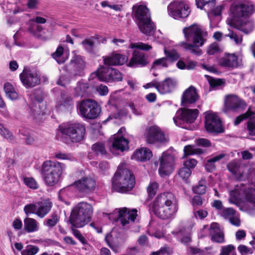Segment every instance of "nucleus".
Here are the masks:
<instances>
[{"label":"nucleus","instance_id":"24","mask_svg":"<svg viewBox=\"0 0 255 255\" xmlns=\"http://www.w3.org/2000/svg\"><path fill=\"white\" fill-rule=\"evenodd\" d=\"M129 208H122L119 211L118 217L115 221H120L122 226L124 227L129 223V221L134 222L137 216L136 208L128 210Z\"/></svg>","mask_w":255,"mask_h":255},{"label":"nucleus","instance_id":"62","mask_svg":"<svg viewBox=\"0 0 255 255\" xmlns=\"http://www.w3.org/2000/svg\"><path fill=\"white\" fill-rule=\"evenodd\" d=\"M1 135L8 140H11L13 139L12 133L7 128L2 127L1 125Z\"/></svg>","mask_w":255,"mask_h":255},{"label":"nucleus","instance_id":"5","mask_svg":"<svg viewBox=\"0 0 255 255\" xmlns=\"http://www.w3.org/2000/svg\"><path fill=\"white\" fill-rule=\"evenodd\" d=\"M58 129L61 137L72 142L78 143L85 138L86 127L82 123L74 122L60 125Z\"/></svg>","mask_w":255,"mask_h":255},{"label":"nucleus","instance_id":"52","mask_svg":"<svg viewBox=\"0 0 255 255\" xmlns=\"http://www.w3.org/2000/svg\"><path fill=\"white\" fill-rule=\"evenodd\" d=\"M192 171L184 166L180 168L178 172V175L184 180L186 181L190 177Z\"/></svg>","mask_w":255,"mask_h":255},{"label":"nucleus","instance_id":"30","mask_svg":"<svg viewBox=\"0 0 255 255\" xmlns=\"http://www.w3.org/2000/svg\"><path fill=\"white\" fill-rule=\"evenodd\" d=\"M152 156V152L149 149L141 147L134 152L131 158L143 162L149 160Z\"/></svg>","mask_w":255,"mask_h":255},{"label":"nucleus","instance_id":"32","mask_svg":"<svg viewBox=\"0 0 255 255\" xmlns=\"http://www.w3.org/2000/svg\"><path fill=\"white\" fill-rule=\"evenodd\" d=\"M210 233L211 235V240L218 243L224 242V235L221 231L220 228L217 223H213L210 227Z\"/></svg>","mask_w":255,"mask_h":255},{"label":"nucleus","instance_id":"60","mask_svg":"<svg viewBox=\"0 0 255 255\" xmlns=\"http://www.w3.org/2000/svg\"><path fill=\"white\" fill-rule=\"evenodd\" d=\"M235 248L232 245H229L222 247L220 255H229L233 250H234Z\"/></svg>","mask_w":255,"mask_h":255},{"label":"nucleus","instance_id":"34","mask_svg":"<svg viewBox=\"0 0 255 255\" xmlns=\"http://www.w3.org/2000/svg\"><path fill=\"white\" fill-rule=\"evenodd\" d=\"M111 67L104 66L100 67L96 71V76L99 81L105 82H110Z\"/></svg>","mask_w":255,"mask_h":255},{"label":"nucleus","instance_id":"50","mask_svg":"<svg viewBox=\"0 0 255 255\" xmlns=\"http://www.w3.org/2000/svg\"><path fill=\"white\" fill-rule=\"evenodd\" d=\"M247 130L249 135L255 136V117L250 118L247 122Z\"/></svg>","mask_w":255,"mask_h":255},{"label":"nucleus","instance_id":"41","mask_svg":"<svg viewBox=\"0 0 255 255\" xmlns=\"http://www.w3.org/2000/svg\"><path fill=\"white\" fill-rule=\"evenodd\" d=\"M159 184L156 182H150L146 187L147 193V199L151 200L156 194L159 189Z\"/></svg>","mask_w":255,"mask_h":255},{"label":"nucleus","instance_id":"26","mask_svg":"<svg viewBox=\"0 0 255 255\" xmlns=\"http://www.w3.org/2000/svg\"><path fill=\"white\" fill-rule=\"evenodd\" d=\"M230 25L246 34L250 33L254 29L253 23L249 20H237L233 18L231 20Z\"/></svg>","mask_w":255,"mask_h":255},{"label":"nucleus","instance_id":"63","mask_svg":"<svg viewBox=\"0 0 255 255\" xmlns=\"http://www.w3.org/2000/svg\"><path fill=\"white\" fill-rule=\"evenodd\" d=\"M229 221L231 224L235 226L239 227L241 225V221L239 218V214L238 213L229 219Z\"/></svg>","mask_w":255,"mask_h":255},{"label":"nucleus","instance_id":"6","mask_svg":"<svg viewBox=\"0 0 255 255\" xmlns=\"http://www.w3.org/2000/svg\"><path fill=\"white\" fill-rule=\"evenodd\" d=\"M93 213V208H73L70 223L73 227L82 228L91 221Z\"/></svg>","mask_w":255,"mask_h":255},{"label":"nucleus","instance_id":"49","mask_svg":"<svg viewBox=\"0 0 255 255\" xmlns=\"http://www.w3.org/2000/svg\"><path fill=\"white\" fill-rule=\"evenodd\" d=\"M129 48L133 49L136 48L139 50L148 51L152 48V46L146 43L142 42L131 43L129 45Z\"/></svg>","mask_w":255,"mask_h":255},{"label":"nucleus","instance_id":"1","mask_svg":"<svg viewBox=\"0 0 255 255\" xmlns=\"http://www.w3.org/2000/svg\"><path fill=\"white\" fill-rule=\"evenodd\" d=\"M183 33L187 42H193V43L181 42V45L184 49L195 55H202V51L199 47L204 45L206 39L203 37V31L200 26L196 23H193L188 27H184Z\"/></svg>","mask_w":255,"mask_h":255},{"label":"nucleus","instance_id":"2","mask_svg":"<svg viewBox=\"0 0 255 255\" xmlns=\"http://www.w3.org/2000/svg\"><path fill=\"white\" fill-rule=\"evenodd\" d=\"M135 180L131 171L119 165L112 179V192L127 193L134 187Z\"/></svg>","mask_w":255,"mask_h":255},{"label":"nucleus","instance_id":"57","mask_svg":"<svg viewBox=\"0 0 255 255\" xmlns=\"http://www.w3.org/2000/svg\"><path fill=\"white\" fill-rule=\"evenodd\" d=\"M197 164V161L194 158H187L183 162V165L190 169L192 171V169H194Z\"/></svg>","mask_w":255,"mask_h":255},{"label":"nucleus","instance_id":"35","mask_svg":"<svg viewBox=\"0 0 255 255\" xmlns=\"http://www.w3.org/2000/svg\"><path fill=\"white\" fill-rule=\"evenodd\" d=\"M225 155V154L221 153L208 159L205 164V168L206 170L209 172H212L215 171L216 168L215 163L223 158Z\"/></svg>","mask_w":255,"mask_h":255},{"label":"nucleus","instance_id":"54","mask_svg":"<svg viewBox=\"0 0 255 255\" xmlns=\"http://www.w3.org/2000/svg\"><path fill=\"white\" fill-rule=\"evenodd\" d=\"M23 182L30 188L36 189L38 188L36 181L32 177H24Z\"/></svg>","mask_w":255,"mask_h":255},{"label":"nucleus","instance_id":"61","mask_svg":"<svg viewBox=\"0 0 255 255\" xmlns=\"http://www.w3.org/2000/svg\"><path fill=\"white\" fill-rule=\"evenodd\" d=\"M58 221L57 215L56 213H53L51 215V219L47 220L46 225L49 227H53Z\"/></svg>","mask_w":255,"mask_h":255},{"label":"nucleus","instance_id":"53","mask_svg":"<svg viewBox=\"0 0 255 255\" xmlns=\"http://www.w3.org/2000/svg\"><path fill=\"white\" fill-rule=\"evenodd\" d=\"M39 251L37 246H30L21 252V255H35Z\"/></svg>","mask_w":255,"mask_h":255},{"label":"nucleus","instance_id":"19","mask_svg":"<svg viewBox=\"0 0 255 255\" xmlns=\"http://www.w3.org/2000/svg\"><path fill=\"white\" fill-rule=\"evenodd\" d=\"M132 15L136 24L151 18L149 9L143 4L133 5Z\"/></svg>","mask_w":255,"mask_h":255},{"label":"nucleus","instance_id":"21","mask_svg":"<svg viewBox=\"0 0 255 255\" xmlns=\"http://www.w3.org/2000/svg\"><path fill=\"white\" fill-rule=\"evenodd\" d=\"M225 106L228 110L236 112L245 110L247 105L243 100L237 96H228Z\"/></svg>","mask_w":255,"mask_h":255},{"label":"nucleus","instance_id":"9","mask_svg":"<svg viewBox=\"0 0 255 255\" xmlns=\"http://www.w3.org/2000/svg\"><path fill=\"white\" fill-rule=\"evenodd\" d=\"M254 5L247 1H235L230 6V11L235 18L248 17L254 11Z\"/></svg>","mask_w":255,"mask_h":255},{"label":"nucleus","instance_id":"3","mask_svg":"<svg viewBox=\"0 0 255 255\" xmlns=\"http://www.w3.org/2000/svg\"><path fill=\"white\" fill-rule=\"evenodd\" d=\"M65 165L57 161L50 160L44 161L42 164L40 172L45 184L48 186H54L61 178Z\"/></svg>","mask_w":255,"mask_h":255},{"label":"nucleus","instance_id":"20","mask_svg":"<svg viewBox=\"0 0 255 255\" xmlns=\"http://www.w3.org/2000/svg\"><path fill=\"white\" fill-rule=\"evenodd\" d=\"M96 181L91 177H83L76 181L74 185L78 190L82 193H88L95 189Z\"/></svg>","mask_w":255,"mask_h":255},{"label":"nucleus","instance_id":"8","mask_svg":"<svg viewBox=\"0 0 255 255\" xmlns=\"http://www.w3.org/2000/svg\"><path fill=\"white\" fill-rule=\"evenodd\" d=\"M169 15L175 19L186 18L190 13L189 5L184 0H174L167 6Z\"/></svg>","mask_w":255,"mask_h":255},{"label":"nucleus","instance_id":"25","mask_svg":"<svg viewBox=\"0 0 255 255\" xmlns=\"http://www.w3.org/2000/svg\"><path fill=\"white\" fill-rule=\"evenodd\" d=\"M70 64L73 67L75 75L82 76L84 74L85 62L83 56L79 55H74L71 59Z\"/></svg>","mask_w":255,"mask_h":255},{"label":"nucleus","instance_id":"17","mask_svg":"<svg viewBox=\"0 0 255 255\" xmlns=\"http://www.w3.org/2000/svg\"><path fill=\"white\" fill-rule=\"evenodd\" d=\"M192 226H188L187 222H181L179 227L174 231V235L181 236L180 242L185 245H188L192 241L191 230Z\"/></svg>","mask_w":255,"mask_h":255},{"label":"nucleus","instance_id":"59","mask_svg":"<svg viewBox=\"0 0 255 255\" xmlns=\"http://www.w3.org/2000/svg\"><path fill=\"white\" fill-rule=\"evenodd\" d=\"M196 144L198 146L204 147H209L211 146V141L206 138H199L196 140Z\"/></svg>","mask_w":255,"mask_h":255},{"label":"nucleus","instance_id":"44","mask_svg":"<svg viewBox=\"0 0 255 255\" xmlns=\"http://www.w3.org/2000/svg\"><path fill=\"white\" fill-rule=\"evenodd\" d=\"M94 36H92L89 38H86L81 42V44L83 46L84 49L89 53L94 52L95 48V42L93 39Z\"/></svg>","mask_w":255,"mask_h":255},{"label":"nucleus","instance_id":"22","mask_svg":"<svg viewBox=\"0 0 255 255\" xmlns=\"http://www.w3.org/2000/svg\"><path fill=\"white\" fill-rule=\"evenodd\" d=\"M103 59L104 64L107 66L123 65L128 61L127 56L115 52L109 56H103Z\"/></svg>","mask_w":255,"mask_h":255},{"label":"nucleus","instance_id":"56","mask_svg":"<svg viewBox=\"0 0 255 255\" xmlns=\"http://www.w3.org/2000/svg\"><path fill=\"white\" fill-rule=\"evenodd\" d=\"M72 233L73 235L83 245L88 244L87 240L81 234L80 231L77 229L72 228Z\"/></svg>","mask_w":255,"mask_h":255},{"label":"nucleus","instance_id":"33","mask_svg":"<svg viewBox=\"0 0 255 255\" xmlns=\"http://www.w3.org/2000/svg\"><path fill=\"white\" fill-rule=\"evenodd\" d=\"M112 147L116 150L124 151L128 149V141L123 136H117L114 138Z\"/></svg>","mask_w":255,"mask_h":255},{"label":"nucleus","instance_id":"40","mask_svg":"<svg viewBox=\"0 0 255 255\" xmlns=\"http://www.w3.org/2000/svg\"><path fill=\"white\" fill-rule=\"evenodd\" d=\"M52 203L49 199L41 198L38 201L28 204L24 207H52Z\"/></svg>","mask_w":255,"mask_h":255},{"label":"nucleus","instance_id":"48","mask_svg":"<svg viewBox=\"0 0 255 255\" xmlns=\"http://www.w3.org/2000/svg\"><path fill=\"white\" fill-rule=\"evenodd\" d=\"M219 213L225 219L229 220L237 213L233 208H217Z\"/></svg>","mask_w":255,"mask_h":255},{"label":"nucleus","instance_id":"12","mask_svg":"<svg viewBox=\"0 0 255 255\" xmlns=\"http://www.w3.org/2000/svg\"><path fill=\"white\" fill-rule=\"evenodd\" d=\"M159 160V175L162 177L169 175L174 170V156L171 154L163 153Z\"/></svg>","mask_w":255,"mask_h":255},{"label":"nucleus","instance_id":"4","mask_svg":"<svg viewBox=\"0 0 255 255\" xmlns=\"http://www.w3.org/2000/svg\"><path fill=\"white\" fill-rule=\"evenodd\" d=\"M229 201L238 207L245 202L255 205V188L243 184L237 185L230 192Z\"/></svg>","mask_w":255,"mask_h":255},{"label":"nucleus","instance_id":"31","mask_svg":"<svg viewBox=\"0 0 255 255\" xmlns=\"http://www.w3.org/2000/svg\"><path fill=\"white\" fill-rule=\"evenodd\" d=\"M152 211L159 218L167 219L172 217L177 210V208H152Z\"/></svg>","mask_w":255,"mask_h":255},{"label":"nucleus","instance_id":"27","mask_svg":"<svg viewBox=\"0 0 255 255\" xmlns=\"http://www.w3.org/2000/svg\"><path fill=\"white\" fill-rule=\"evenodd\" d=\"M136 24L140 32L148 36H151L154 34L156 26L151 18L137 23Z\"/></svg>","mask_w":255,"mask_h":255},{"label":"nucleus","instance_id":"43","mask_svg":"<svg viewBox=\"0 0 255 255\" xmlns=\"http://www.w3.org/2000/svg\"><path fill=\"white\" fill-rule=\"evenodd\" d=\"M91 149L97 155H106L108 153L105 149V144L97 142L92 145Z\"/></svg>","mask_w":255,"mask_h":255},{"label":"nucleus","instance_id":"42","mask_svg":"<svg viewBox=\"0 0 255 255\" xmlns=\"http://www.w3.org/2000/svg\"><path fill=\"white\" fill-rule=\"evenodd\" d=\"M51 208H24L26 214L35 213L40 218H43L48 214Z\"/></svg>","mask_w":255,"mask_h":255},{"label":"nucleus","instance_id":"47","mask_svg":"<svg viewBox=\"0 0 255 255\" xmlns=\"http://www.w3.org/2000/svg\"><path fill=\"white\" fill-rule=\"evenodd\" d=\"M110 82H120L123 80V74L119 70L111 68L110 70Z\"/></svg>","mask_w":255,"mask_h":255},{"label":"nucleus","instance_id":"46","mask_svg":"<svg viewBox=\"0 0 255 255\" xmlns=\"http://www.w3.org/2000/svg\"><path fill=\"white\" fill-rule=\"evenodd\" d=\"M64 50L63 47L62 45H59L57 48L56 51L51 54V57L54 59L58 64H62L65 62L64 60L60 59L61 56L64 53Z\"/></svg>","mask_w":255,"mask_h":255},{"label":"nucleus","instance_id":"64","mask_svg":"<svg viewBox=\"0 0 255 255\" xmlns=\"http://www.w3.org/2000/svg\"><path fill=\"white\" fill-rule=\"evenodd\" d=\"M194 214L196 218H199L200 219H203L208 215L207 211L200 209L197 211L194 210Z\"/></svg>","mask_w":255,"mask_h":255},{"label":"nucleus","instance_id":"7","mask_svg":"<svg viewBox=\"0 0 255 255\" xmlns=\"http://www.w3.org/2000/svg\"><path fill=\"white\" fill-rule=\"evenodd\" d=\"M77 107L81 116L87 119L97 118L101 112L100 106L92 99L83 100L77 104Z\"/></svg>","mask_w":255,"mask_h":255},{"label":"nucleus","instance_id":"23","mask_svg":"<svg viewBox=\"0 0 255 255\" xmlns=\"http://www.w3.org/2000/svg\"><path fill=\"white\" fill-rule=\"evenodd\" d=\"M199 114L197 109H190L183 108L181 109V113L179 117L173 118L174 123L177 125V119L181 120L187 123H193L196 120Z\"/></svg>","mask_w":255,"mask_h":255},{"label":"nucleus","instance_id":"13","mask_svg":"<svg viewBox=\"0 0 255 255\" xmlns=\"http://www.w3.org/2000/svg\"><path fill=\"white\" fill-rule=\"evenodd\" d=\"M177 205V200L175 195L170 192H164L155 197L151 207H163L164 206L176 207Z\"/></svg>","mask_w":255,"mask_h":255},{"label":"nucleus","instance_id":"51","mask_svg":"<svg viewBox=\"0 0 255 255\" xmlns=\"http://www.w3.org/2000/svg\"><path fill=\"white\" fill-rule=\"evenodd\" d=\"M164 53L166 56L165 58L169 59L171 62L177 61L179 58L180 55L175 50H164Z\"/></svg>","mask_w":255,"mask_h":255},{"label":"nucleus","instance_id":"14","mask_svg":"<svg viewBox=\"0 0 255 255\" xmlns=\"http://www.w3.org/2000/svg\"><path fill=\"white\" fill-rule=\"evenodd\" d=\"M148 56L147 54L140 50L135 49L131 54L128 62H127V66L131 68L143 67L148 63Z\"/></svg>","mask_w":255,"mask_h":255},{"label":"nucleus","instance_id":"58","mask_svg":"<svg viewBox=\"0 0 255 255\" xmlns=\"http://www.w3.org/2000/svg\"><path fill=\"white\" fill-rule=\"evenodd\" d=\"M240 166L236 161H231L227 165L228 169L234 175L237 174Z\"/></svg>","mask_w":255,"mask_h":255},{"label":"nucleus","instance_id":"37","mask_svg":"<svg viewBox=\"0 0 255 255\" xmlns=\"http://www.w3.org/2000/svg\"><path fill=\"white\" fill-rule=\"evenodd\" d=\"M89 85L87 83L78 82L75 88V94L77 96L85 97L89 94Z\"/></svg>","mask_w":255,"mask_h":255},{"label":"nucleus","instance_id":"10","mask_svg":"<svg viewBox=\"0 0 255 255\" xmlns=\"http://www.w3.org/2000/svg\"><path fill=\"white\" fill-rule=\"evenodd\" d=\"M19 79L22 85L26 88H32L40 84V75L30 68L24 67L19 74Z\"/></svg>","mask_w":255,"mask_h":255},{"label":"nucleus","instance_id":"39","mask_svg":"<svg viewBox=\"0 0 255 255\" xmlns=\"http://www.w3.org/2000/svg\"><path fill=\"white\" fill-rule=\"evenodd\" d=\"M204 152V150L200 148H196L193 145H187L185 146L184 148V157L194 154L201 155Z\"/></svg>","mask_w":255,"mask_h":255},{"label":"nucleus","instance_id":"38","mask_svg":"<svg viewBox=\"0 0 255 255\" xmlns=\"http://www.w3.org/2000/svg\"><path fill=\"white\" fill-rule=\"evenodd\" d=\"M37 222L35 219L26 218L24 220V230L27 233H32L38 230Z\"/></svg>","mask_w":255,"mask_h":255},{"label":"nucleus","instance_id":"55","mask_svg":"<svg viewBox=\"0 0 255 255\" xmlns=\"http://www.w3.org/2000/svg\"><path fill=\"white\" fill-rule=\"evenodd\" d=\"M202 181H200L198 185L193 187V191L194 193L200 195L205 193L206 186L204 183H202Z\"/></svg>","mask_w":255,"mask_h":255},{"label":"nucleus","instance_id":"16","mask_svg":"<svg viewBox=\"0 0 255 255\" xmlns=\"http://www.w3.org/2000/svg\"><path fill=\"white\" fill-rule=\"evenodd\" d=\"M146 142L149 144L163 142L166 140L165 134L157 126H150L145 134Z\"/></svg>","mask_w":255,"mask_h":255},{"label":"nucleus","instance_id":"45","mask_svg":"<svg viewBox=\"0 0 255 255\" xmlns=\"http://www.w3.org/2000/svg\"><path fill=\"white\" fill-rule=\"evenodd\" d=\"M195 2L196 7L200 9H203L205 6L212 8L216 4V0H195Z\"/></svg>","mask_w":255,"mask_h":255},{"label":"nucleus","instance_id":"11","mask_svg":"<svg viewBox=\"0 0 255 255\" xmlns=\"http://www.w3.org/2000/svg\"><path fill=\"white\" fill-rule=\"evenodd\" d=\"M205 119V128L208 133L216 134L224 131L221 120L216 114H207Z\"/></svg>","mask_w":255,"mask_h":255},{"label":"nucleus","instance_id":"36","mask_svg":"<svg viewBox=\"0 0 255 255\" xmlns=\"http://www.w3.org/2000/svg\"><path fill=\"white\" fill-rule=\"evenodd\" d=\"M3 90L6 97L9 99L15 100L18 98V93L10 83H5L3 85Z\"/></svg>","mask_w":255,"mask_h":255},{"label":"nucleus","instance_id":"18","mask_svg":"<svg viewBox=\"0 0 255 255\" xmlns=\"http://www.w3.org/2000/svg\"><path fill=\"white\" fill-rule=\"evenodd\" d=\"M199 98L197 89L191 85L183 92L181 97V105L185 107L194 104Z\"/></svg>","mask_w":255,"mask_h":255},{"label":"nucleus","instance_id":"29","mask_svg":"<svg viewBox=\"0 0 255 255\" xmlns=\"http://www.w3.org/2000/svg\"><path fill=\"white\" fill-rule=\"evenodd\" d=\"M220 65L224 67L232 68L238 66V58L235 54H227L220 60Z\"/></svg>","mask_w":255,"mask_h":255},{"label":"nucleus","instance_id":"15","mask_svg":"<svg viewBox=\"0 0 255 255\" xmlns=\"http://www.w3.org/2000/svg\"><path fill=\"white\" fill-rule=\"evenodd\" d=\"M177 84L174 78L168 77L162 82L152 81V87L155 88L161 94L170 93L174 91Z\"/></svg>","mask_w":255,"mask_h":255},{"label":"nucleus","instance_id":"28","mask_svg":"<svg viewBox=\"0 0 255 255\" xmlns=\"http://www.w3.org/2000/svg\"><path fill=\"white\" fill-rule=\"evenodd\" d=\"M72 98L68 95L61 94L60 100L57 102L56 107L59 110L69 111L73 107Z\"/></svg>","mask_w":255,"mask_h":255}]
</instances>
